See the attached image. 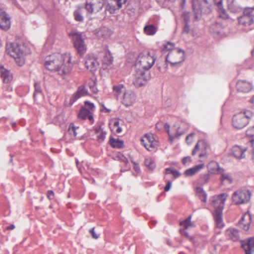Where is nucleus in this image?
Masks as SVG:
<instances>
[{
    "label": "nucleus",
    "instance_id": "20e7f679",
    "mask_svg": "<svg viewBox=\"0 0 254 254\" xmlns=\"http://www.w3.org/2000/svg\"><path fill=\"white\" fill-rule=\"evenodd\" d=\"M155 61L153 56L149 53L146 55L140 54L137 60L135 66L136 69H142L145 71H149V69L153 66Z\"/></svg>",
    "mask_w": 254,
    "mask_h": 254
},
{
    "label": "nucleus",
    "instance_id": "3c124183",
    "mask_svg": "<svg viewBox=\"0 0 254 254\" xmlns=\"http://www.w3.org/2000/svg\"><path fill=\"white\" fill-rule=\"evenodd\" d=\"M94 229H95L94 227H93L92 229H91L89 230V233L92 235V238H93L94 239H97L99 238V235L96 234V233L94 231Z\"/></svg>",
    "mask_w": 254,
    "mask_h": 254
},
{
    "label": "nucleus",
    "instance_id": "603ef678",
    "mask_svg": "<svg viewBox=\"0 0 254 254\" xmlns=\"http://www.w3.org/2000/svg\"><path fill=\"white\" fill-rule=\"evenodd\" d=\"M106 58L108 59L107 64H110L112 63L113 58L112 57L110 53H108L107 55H106V56L104 58V59H106ZM104 61L105 62L106 61L105 60H104Z\"/></svg>",
    "mask_w": 254,
    "mask_h": 254
},
{
    "label": "nucleus",
    "instance_id": "bb28decb",
    "mask_svg": "<svg viewBox=\"0 0 254 254\" xmlns=\"http://www.w3.org/2000/svg\"><path fill=\"white\" fill-rule=\"evenodd\" d=\"M0 74L4 82L8 83L12 80V74L10 71L4 68L3 66H0Z\"/></svg>",
    "mask_w": 254,
    "mask_h": 254
},
{
    "label": "nucleus",
    "instance_id": "b1692460",
    "mask_svg": "<svg viewBox=\"0 0 254 254\" xmlns=\"http://www.w3.org/2000/svg\"><path fill=\"white\" fill-rule=\"evenodd\" d=\"M78 117L82 119H88L91 122H93V118L92 113L86 108H81L80 112L78 114Z\"/></svg>",
    "mask_w": 254,
    "mask_h": 254
},
{
    "label": "nucleus",
    "instance_id": "0eeeda50",
    "mask_svg": "<svg viewBox=\"0 0 254 254\" xmlns=\"http://www.w3.org/2000/svg\"><path fill=\"white\" fill-rule=\"evenodd\" d=\"M251 193L247 190H239L232 195L233 201L236 204L248 203L251 198Z\"/></svg>",
    "mask_w": 254,
    "mask_h": 254
},
{
    "label": "nucleus",
    "instance_id": "4d7b16f0",
    "mask_svg": "<svg viewBox=\"0 0 254 254\" xmlns=\"http://www.w3.org/2000/svg\"><path fill=\"white\" fill-rule=\"evenodd\" d=\"M171 186H172L171 182L170 181H168L167 183V184L164 188V190L166 191H169L170 190Z\"/></svg>",
    "mask_w": 254,
    "mask_h": 254
},
{
    "label": "nucleus",
    "instance_id": "4c0bfd02",
    "mask_svg": "<svg viewBox=\"0 0 254 254\" xmlns=\"http://www.w3.org/2000/svg\"><path fill=\"white\" fill-rule=\"evenodd\" d=\"M78 129V127L75 126L73 123H70L68 127V131L70 135L76 138L78 134L77 130Z\"/></svg>",
    "mask_w": 254,
    "mask_h": 254
},
{
    "label": "nucleus",
    "instance_id": "69168bd1",
    "mask_svg": "<svg viewBox=\"0 0 254 254\" xmlns=\"http://www.w3.org/2000/svg\"><path fill=\"white\" fill-rule=\"evenodd\" d=\"M121 160L122 161L125 162V163H128V160L127 158L123 156L121 158Z\"/></svg>",
    "mask_w": 254,
    "mask_h": 254
},
{
    "label": "nucleus",
    "instance_id": "39448f33",
    "mask_svg": "<svg viewBox=\"0 0 254 254\" xmlns=\"http://www.w3.org/2000/svg\"><path fill=\"white\" fill-rule=\"evenodd\" d=\"M185 61V52L181 49H176L169 52L166 56V62L175 66Z\"/></svg>",
    "mask_w": 254,
    "mask_h": 254
},
{
    "label": "nucleus",
    "instance_id": "f03ea898",
    "mask_svg": "<svg viewBox=\"0 0 254 254\" xmlns=\"http://www.w3.org/2000/svg\"><path fill=\"white\" fill-rule=\"evenodd\" d=\"M115 96L125 107L132 106L136 100L135 94L131 90L127 89L123 84L113 86Z\"/></svg>",
    "mask_w": 254,
    "mask_h": 254
},
{
    "label": "nucleus",
    "instance_id": "052dcab7",
    "mask_svg": "<svg viewBox=\"0 0 254 254\" xmlns=\"http://www.w3.org/2000/svg\"><path fill=\"white\" fill-rule=\"evenodd\" d=\"M173 175L175 177H178L180 176V173L177 170H173Z\"/></svg>",
    "mask_w": 254,
    "mask_h": 254
},
{
    "label": "nucleus",
    "instance_id": "9b49d317",
    "mask_svg": "<svg viewBox=\"0 0 254 254\" xmlns=\"http://www.w3.org/2000/svg\"><path fill=\"white\" fill-rule=\"evenodd\" d=\"M254 7H247L245 9L243 15L239 18L240 24L245 26H249L253 22Z\"/></svg>",
    "mask_w": 254,
    "mask_h": 254
},
{
    "label": "nucleus",
    "instance_id": "cd10ccee",
    "mask_svg": "<svg viewBox=\"0 0 254 254\" xmlns=\"http://www.w3.org/2000/svg\"><path fill=\"white\" fill-rule=\"evenodd\" d=\"M204 164L203 163L196 165L194 167L186 170L185 172V174L187 177L192 176L200 171L202 169L204 168Z\"/></svg>",
    "mask_w": 254,
    "mask_h": 254
},
{
    "label": "nucleus",
    "instance_id": "5fc2aeb1",
    "mask_svg": "<svg viewBox=\"0 0 254 254\" xmlns=\"http://www.w3.org/2000/svg\"><path fill=\"white\" fill-rule=\"evenodd\" d=\"M47 197L49 199H53L54 198V192L52 190H49L47 192Z\"/></svg>",
    "mask_w": 254,
    "mask_h": 254
},
{
    "label": "nucleus",
    "instance_id": "f257e3e1",
    "mask_svg": "<svg viewBox=\"0 0 254 254\" xmlns=\"http://www.w3.org/2000/svg\"><path fill=\"white\" fill-rule=\"evenodd\" d=\"M71 56L69 53L61 55L54 54L47 57L45 66L49 70L57 72L62 77L68 74L72 67Z\"/></svg>",
    "mask_w": 254,
    "mask_h": 254
},
{
    "label": "nucleus",
    "instance_id": "f3484780",
    "mask_svg": "<svg viewBox=\"0 0 254 254\" xmlns=\"http://www.w3.org/2000/svg\"><path fill=\"white\" fill-rule=\"evenodd\" d=\"M191 216L190 215L186 219L182 222H180V225L183 228L180 229V232L181 234L188 239L191 240V237L189 235V234L186 231V230L189 229L190 228H192L194 227V225L191 222Z\"/></svg>",
    "mask_w": 254,
    "mask_h": 254
},
{
    "label": "nucleus",
    "instance_id": "7ed1b4c3",
    "mask_svg": "<svg viewBox=\"0 0 254 254\" xmlns=\"http://www.w3.org/2000/svg\"><path fill=\"white\" fill-rule=\"evenodd\" d=\"M253 115L252 112L249 110L234 115L232 118V126L237 129L243 128L248 125L249 120Z\"/></svg>",
    "mask_w": 254,
    "mask_h": 254
},
{
    "label": "nucleus",
    "instance_id": "1a4fd4ad",
    "mask_svg": "<svg viewBox=\"0 0 254 254\" xmlns=\"http://www.w3.org/2000/svg\"><path fill=\"white\" fill-rule=\"evenodd\" d=\"M105 0H86L85 8L88 13L100 11L103 7Z\"/></svg>",
    "mask_w": 254,
    "mask_h": 254
},
{
    "label": "nucleus",
    "instance_id": "6ab92c4d",
    "mask_svg": "<svg viewBox=\"0 0 254 254\" xmlns=\"http://www.w3.org/2000/svg\"><path fill=\"white\" fill-rule=\"evenodd\" d=\"M242 247L246 254H252L254 253V238H251L242 242Z\"/></svg>",
    "mask_w": 254,
    "mask_h": 254
},
{
    "label": "nucleus",
    "instance_id": "de8ad7c7",
    "mask_svg": "<svg viewBox=\"0 0 254 254\" xmlns=\"http://www.w3.org/2000/svg\"><path fill=\"white\" fill-rule=\"evenodd\" d=\"M117 3L118 9H119L122 7L123 4L125 3L127 0H113Z\"/></svg>",
    "mask_w": 254,
    "mask_h": 254
},
{
    "label": "nucleus",
    "instance_id": "6e6d98bb",
    "mask_svg": "<svg viewBox=\"0 0 254 254\" xmlns=\"http://www.w3.org/2000/svg\"><path fill=\"white\" fill-rule=\"evenodd\" d=\"M201 179L205 183H206L209 179V174H206L203 175L202 176Z\"/></svg>",
    "mask_w": 254,
    "mask_h": 254
},
{
    "label": "nucleus",
    "instance_id": "393cba45",
    "mask_svg": "<svg viewBox=\"0 0 254 254\" xmlns=\"http://www.w3.org/2000/svg\"><path fill=\"white\" fill-rule=\"evenodd\" d=\"M96 34L99 39H106L111 35L112 31L108 27H102L97 31Z\"/></svg>",
    "mask_w": 254,
    "mask_h": 254
},
{
    "label": "nucleus",
    "instance_id": "6e6552de",
    "mask_svg": "<svg viewBox=\"0 0 254 254\" xmlns=\"http://www.w3.org/2000/svg\"><path fill=\"white\" fill-rule=\"evenodd\" d=\"M150 72L142 69H136L133 84L136 87H140L144 85L150 79Z\"/></svg>",
    "mask_w": 254,
    "mask_h": 254
},
{
    "label": "nucleus",
    "instance_id": "79ce46f5",
    "mask_svg": "<svg viewBox=\"0 0 254 254\" xmlns=\"http://www.w3.org/2000/svg\"><path fill=\"white\" fill-rule=\"evenodd\" d=\"M88 84L91 91L94 93H96L98 91V89L96 85L95 81L94 80H91L89 82Z\"/></svg>",
    "mask_w": 254,
    "mask_h": 254
},
{
    "label": "nucleus",
    "instance_id": "e2e57ef3",
    "mask_svg": "<svg viewBox=\"0 0 254 254\" xmlns=\"http://www.w3.org/2000/svg\"><path fill=\"white\" fill-rule=\"evenodd\" d=\"M165 171H166V173L167 174H173V169H172L171 168H166Z\"/></svg>",
    "mask_w": 254,
    "mask_h": 254
},
{
    "label": "nucleus",
    "instance_id": "473e14b6",
    "mask_svg": "<svg viewBox=\"0 0 254 254\" xmlns=\"http://www.w3.org/2000/svg\"><path fill=\"white\" fill-rule=\"evenodd\" d=\"M109 142L113 148H122L124 147V141L119 138L110 137Z\"/></svg>",
    "mask_w": 254,
    "mask_h": 254
},
{
    "label": "nucleus",
    "instance_id": "4468645a",
    "mask_svg": "<svg viewBox=\"0 0 254 254\" xmlns=\"http://www.w3.org/2000/svg\"><path fill=\"white\" fill-rule=\"evenodd\" d=\"M194 18L196 20L200 19L202 8L204 5L207 4V0H191Z\"/></svg>",
    "mask_w": 254,
    "mask_h": 254
},
{
    "label": "nucleus",
    "instance_id": "c9c22d12",
    "mask_svg": "<svg viewBox=\"0 0 254 254\" xmlns=\"http://www.w3.org/2000/svg\"><path fill=\"white\" fill-rule=\"evenodd\" d=\"M196 193L198 197L202 202H205L206 201L207 194L202 188L197 187L196 188Z\"/></svg>",
    "mask_w": 254,
    "mask_h": 254
},
{
    "label": "nucleus",
    "instance_id": "13d9d810",
    "mask_svg": "<svg viewBox=\"0 0 254 254\" xmlns=\"http://www.w3.org/2000/svg\"><path fill=\"white\" fill-rule=\"evenodd\" d=\"M254 130V126L252 128H250L248 129L246 131V134L248 136H253L254 135V134L252 133V132Z\"/></svg>",
    "mask_w": 254,
    "mask_h": 254
},
{
    "label": "nucleus",
    "instance_id": "a19ab883",
    "mask_svg": "<svg viewBox=\"0 0 254 254\" xmlns=\"http://www.w3.org/2000/svg\"><path fill=\"white\" fill-rule=\"evenodd\" d=\"M144 164L149 169L153 170L155 168V163L153 160L149 158L145 160Z\"/></svg>",
    "mask_w": 254,
    "mask_h": 254
},
{
    "label": "nucleus",
    "instance_id": "f704fd0d",
    "mask_svg": "<svg viewBox=\"0 0 254 254\" xmlns=\"http://www.w3.org/2000/svg\"><path fill=\"white\" fill-rule=\"evenodd\" d=\"M245 217H248L249 220H250L251 217L249 214H246L244 215L239 222L240 227L245 231H248L249 229V222L245 223Z\"/></svg>",
    "mask_w": 254,
    "mask_h": 254
},
{
    "label": "nucleus",
    "instance_id": "72a5a7b5",
    "mask_svg": "<svg viewBox=\"0 0 254 254\" xmlns=\"http://www.w3.org/2000/svg\"><path fill=\"white\" fill-rule=\"evenodd\" d=\"M87 94L88 91L87 89H85L84 86L83 85L80 86L74 95V100H77L81 97L86 96L87 95Z\"/></svg>",
    "mask_w": 254,
    "mask_h": 254
},
{
    "label": "nucleus",
    "instance_id": "5701e85b",
    "mask_svg": "<svg viewBox=\"0 0 254 254\" xmlns=\"http://www.w3.org/2000/svg\"><path fill=\"white\" fill-rule=\"evenodd\" d=\"M215 3L217 5L219 17L224 19L228 18V15L223 7L222 0H215Z\"/></svg>",
    "mask_w": 254,
    "mask_h": 254
},
{
    "label": "nucleus",
    "instance_id": "37998d69",
    "mask_svg": "<svg viewBox=\"0 0 254 254\" xmlns=\"http://www.w3.org/2000/svg\"><path fill=\"white\" fill-rule=\"evenodd\" d=\"M14 59L19 66H22L25 64V60L23 58V56H19V57H17V58Z\"/></svg>",
    "mask_w": 254,
    "mask_h": 254
},
{
    "label": "nucleus",
    "instance_id": "a18cd8bd",
    "mask_svg": "<svg viewBox=\"0 0 254 254\" xmlns=\"http://www.w3.org/2000/svg\"><path fill=\"white\" fill-rule=\"evenodd\" d=\"M35 86V93L34 94V98H35L36 94L41 93L42 92L40 84L38 83L34 84Z\"/></svg>",
    "mask_w": 254,
    "mask_h": 254
},
{
    "label": "nucleus",
    "instance_id": "774afa93",
    "mask_svg": "<svg viewBox=\"0 0 254 254\" xmlns=\"http://www.w3.org/2000/svg\"><path fill=\"white\" fill-rule=\"evenodd\" d=\"M14 228H15V226L13 224H12V225H10L9 226L7 227L6 229L12 230V229H14Z\"/></svg>",
    "mask_w": 254,
    "mask_h": 254
},
{
    "label": "nucleus",
    "instance_id": "c03bdc74",
    "mask_svg": "<svg viewBox=\"0 0 254 254\" xmlns=\"http://www.w3.org/2000/svg\"><path fill=\"white\" fill-rule=\"evenodd\" d=\"M116 8L114 5L108 3L106 6V10L109 11L111 14L114 13Z\"/></svg>",
    "mask_w": 254,
    "mask_h": 254
},
{
    "label": "nucleus",
    "instance_id": "c756f323",
    "mask_svg": "<svg viewBox=\"0 0 254 254\" xmlns=\"http://www.w3.org/2000/svg\"><path fill=\"white\" fill-rule=\"evenodd\" d=\"M227 234L228 237L233 241H237L239 239V232L237 229L229 228L227 230Z\"/></svg>",
    "mask_w": 254,
    "mask_h": 254
},
{
    "label": "nucleus",
    "instance_id": "58836bf2",
    "mask_svg": "<svg viewBox=\"0 0 254 254\" xmlns=\"http://www.w3.org/2000/svg\"><path fill=\"white\" fill-rule=\"evenodd\" d=\"M83 10L82 8H79L74 12L73 15L76 21L81 22L83 20V17L82 16Z\"/></svg>",
    "mask_w": 254,
    "mask_h": 254
},
{
    "label": "nucleus",
    "instance_id": "412c9836",
    "mask_svg": "<svg viewBox=\"0 0 254 254\" xmlns=\"http://www.w3.org/2000/svg\"><path fill=\"white\" fill-rule=\"evenodd\" d=\"M207 169L209 173L212 174H219L223 170V168H221L219 164L214 161H212L208 164Z\"/></svg>",
    "mask_w": 254,
    "mask_h": 254
},
{
    "label": "nucleus",
    "instance_id": "e433bc0d",
    "mask_svg": "<svg viewBox=\"0 0 254 254\" xmlns=\"http://www.w3.org/2000/svg\"><path fill=\"white\" fill-rule=\"evenodd\" d=\"M144 31L148 35H153L156 32L157 28L152 24L146 25L144 27Z\"/></svg>",
    "mask_w": 254,
    "mask_h": 254
},
{
    "label": "nucleus",
    "instance_id": "8fccbe9b",
    "mask_svg": "<svg viewBox=\"0 0 254 254\" xmlns=\"http://www.w3.org/2000/svg\"><path fill=\"white\" fill-rule=\"evenodd\" d=\"M190 31V26L189 23H185L183 29V33L184 34H188Z\"/></svg>",
    "mask_w": 254,
    "mask_h": 254
},
{
    "label": "nucleus",
    "instance_id": "2eb2a0df",
    "mask_svg": "<svg viewBox=\"0 0 254 254\" xmlns=\"http://www.w3.org/2000/svg\"><path fill=\"white\" fill-rule=\"evenodd\" d=\"M10 27V17L4 9L0 7V29L6 31Z\"/></svg>",
    "mask_w": 254,
    "mask_h": 254
},
{
    "label": "nucleus",
    "instance_id": "864d4df0",
    "mask_svg": "<svg viewBox=\"0 0 254 254\" xmlns=\"http://www.w3.org/2000/svg\"><path fill=\"white\" fill-rule=\"evenodd\" d=\"M191 161V158L189 156L184 157L182 160L184 165H187Z\"/></svg>",
    "mask_w": 254,
    "mask_h": 254
},
{
    "label": "nucleus",
    "instance_id": "bf43d9fd",
    "mask_svg": "<svg viewBox=\"0 0 254 254\" xmlns=\"http://www.w3.org/2000/svg\"><path fill=\"white\" fill-rule=\"evenodd\" d=\"M193 135V133H190L186 137V141L188 142V143H190L192 142L191 139Z\"/></svg>",
    "mask_w": 254,
    "mask_h": 254
},
{
    "label": "nucleus",
    "instance_id": "c85d7f7f",
    "mask_svg": "<svg viewBox=\"0 0 254 254\" xmlns=\"http://www.w3.org/2000/svg\"><path fill=\"white\" fill-rule=\"evenodd\" d=\"M222 215V211H215L214 217L215 221L216 226L219 228H223L224 226V224L223 222Z\"/></svg>",
    "mask_w": 254,
    "mask_h": 254
},
{
    "label": "nucleus",
    "instance_id": "338daca9",
    "mask_svg": "<svg viewBox=\"0 0 254 254\" xmlns=\"http://www.w3.org/2000/svg\"><path fill=\"white\" fill-rule=\"evenodd\" d=\"M114 127H119V122L118 121H115L114 123Z\"/></svg>",
    "mask_w": 254,
    "mask_h": 254
},
{
    "label": "nucleus",
    "instance_id": "09e8293b",
    "mask_svg": "<svg viewBox=\"0 0 254 254\" xmlns=\"http://www.w3.org/2000/svg\"><path fill=\"white\" fill-rule=\"evenodd\" d=\"M85 105L87 108L91 110V111H94L95 109L94 104L89 101H85Z\"/></svg>",
    "mask_w": 254,
    "mask_h": 254
},
{
    "label": "nucleus",
    "instance_id": "9d476101",
    "mask_svg": "<svg viewBox=\"0 0 254 254\" xmlns=\"http://www.w3.org/2000/svg\"><path fill=\"white\" fill-rule=\"evenodd\" d=\"M227 197V195L223 193L213 196L210 198V204L215 208V211H222Z\"/></svg>",
    "mask_w": 254,
    "mask_h": 254
},
{
    "label": "nucleus",
    "instance_id": "a878e982",
    "mask_svg": "<svg viewBox=\"0 0 254 254\" xmlns=\"http://www.w3.org/2000/svg\"><path fill=\"white\" fill-rule=\"evenodd\" d=\"M247 149L246 148H241L239 146L236 145L232 148V152L234 156L238 158L242 159L245 157V152Z\"/></svg>",
    "mask_w": 254,
    "mask_h": 254
},
{
    "label": "nucleus",
    "instance_id": "2f4dec72",
    "mask_svg": "<svg viewBox=\"0 0 254 254\" xmlns=\"http://www.w3.org/2000/svg\"><path fill=\"white\" fill-rule=\"evenodd\" d=\"M221 174L220 180L222 184H231L233 182L232 176L228 173H225L224 170L222 171Z\"/></svg>",
    "mask_w": 254,
    "mask_h": 254
},
{
    "label": "nucleus",
    "instance_id": "a211bd4d",
    "mask_svg": "<svg viewBox=\"0 0 254 254\" xmlns=\"http://www.w3.org/2000/svg\"><path fill=\"white\" fill-rule=\"evenodd\" d=\"M206 143L203 140H200L195 145L192 152V155H195L196 153H199V157H204L206 154Z\"/></svg>",
    "mask_w": 254,
    "mask_h": 254
},
{
    "label": "nucleus",
    "instance_id": "f8f14e48",
    "mask_svg": "<svg viewBox=\"0 0 254 254\" xmlns=\"http://www.w3.org/2000/svg\"><path fill=\"white\" fill-rule=\"evenodd\" d=\"M141 141L145 148L149 151H151L158 145L152 133L145 134L141 138Z\"/></svg>",
    "mask_w": 254,
    "mask_h": 254
},
{
    "label": "nucleus",
    "instance_id": "423d86ee",
    "mask_svg": "<svg viewBox=\"0 0 254 254\" xmlns=\"http://www.w3.org/2000/svg\"><path fill=\"white\" fill-rule=\"evenodd\" d=\"M69 35L72 37L74 47L77 53L80 56H83L86 52L87 47L81 34L79 33L71 32L69 33Z\"/></svg>",
    "mask_w": 254,
    "mask_h": 254
},
{
    "label": "nucleus",
    "instance_id": "4be33fe9",
    "mask_svg": "<svg viewBox=\"0 0 254 254\" xmlns=\"http://www.w3.org/2000/svg\"><path fill=\"white\" fill-rule=\"evenodd\" d=\"M164 128L167 131L168 135L169 136V138L170 140L173 141V140L176 138H178L179 136H180L181 135L183 134L182 132H180L179 131V129L180 127H176L174 126V127L172 128V130H174V132H171L169 129V125L167 124H166L164 126Z\"/></svg>",
    "mask_w": 254,
    "mask_h": 254
},
{
    "label": "nucleus",
    "instance_id": "7c9ffc66",
    "mask_svg": "<svg viewBox=\"0 0 254 254\" xmlns=\"http://www.w3.org/2000/svg\"><path fill=\"white\" fill-rule=\"evenodd\" d=\"M94 130L99 140L103 141L105 139L106 132L103 130L101 126L95 127Z\"/></svg>",
    "mask_w": 254,
    "mask_h": 254
},
{
    "label": "nucleus",
    "instance_id": "49530a36",
    "mask_svg": "<svg viewBox=\"0 0 254 254\" xmlns=\"http://www.w3.org/2000/svg\"><path fill=\"white\" fill-rule=\"evenodd\" d=\"M182 17L185 22V23H188L190 21V13L188 12H184L183 14Z\"/></svg>",
    "mask_w": 254,
    "mask_h": 254
},
{
    "label": "nucleus",
    "instance_id": "aec40b11",
    "mask_svg": "<svg viewBox=\"0 0 254 254\" xmlns=\"http://www.w3.org/2000/svg\"><path fill=\"white\" fill-rule=\"evenodd\" d=\"M237 89L238 91L247 93L252 89V83L244 80H239L237 83Z\"/></svg>",
    "mask_w": 254,
    "mask_h": 254
},
{
    "label": "nucleus",
    "instance_id": "dca6fc26",
    "mask_svg": "<svg viewBox=\"0 0 254 254\" xmlns=\"http://www.w3.org/2000/svg\"><path fill=\"white\" fill-rule=\"evenodd\" d=\"M85 65L90 71H95L99 65L97 59L92 55H88L86 58Z\"/></svg>",
    "mask_w": 254,
    "mask_h": 254
},
{
    "label": "nucleus",
    "instance_id": "680f3d73",
    "mask_svg": "<svg viewBox=\"0 0 254 254\" xmlns=\"http://www.w3.org/2000/svg\"><path fill=\"white\" fill-rule=\"evenodd\" d=\"M165 66L163 68H161L160 66L158 67V69L159 70V71L161 72H165L167 68V65L166 64H165Z\"/></svg>",
    "mask_w": 254,
    "mask_h": 254
},
{
    "label": "nucleus",
    "instance_id": "ea45409f",
    "mask_svg": "<svg viewBox=\"0 0 254 254\" xmlns=\"http://www.w3.org/2000/svg\"><path fill=\"white\" fill-rule=\"evenodd\" d=\"M176 49L178 48L175 47V44L173 43L168 42L167 44H164L163 45L162 51L163 53H165V52L167 51L171 52V51Z\"/></svg>",
    "mask_w": 254,
    "mask_h": 254
},
{
    "label": "nucleus",
    "instance_id": "ddd939ff",
    "mask_svg": "<svg viewBox=\"0 0 254 254\" xmlns=\"http://www.w3.org/2000/svg\"><path fill=\"white\" fill-rule=\"evenodd\" d=\"M23 47L15 43H9L6 45L7 54L13 58H17L19 56H23Z\"/></svg>",
    "mask_w": 254,
    "mask_h": 254
},
{
    "label": "nucleus",
    "instance_id": "0e129e2a",
    "mask_svg": "<svg viewBox=\"0 0 254 254\" xmlns=\"http://www.w3.org/2000/svg\"><path fill=\"white\" fill-rule=\"evenodd\" d=\"M88 173H91L92 174H94L96 173V171L94 170L93 169L88 167Z\"/></svg>",
    "mask_w": 254,
    "mask_h": 254
}]
</instances>
